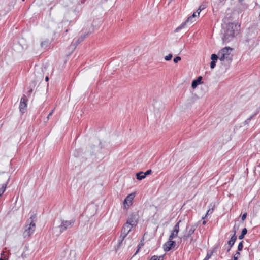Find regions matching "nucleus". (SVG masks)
<instances>
[{"instance_id":"obj_1","label":"nucleus","mask_w":260,"mask_h":260,"mask_svg":"<svg viewBox=\"0 0 260 260\" xmlns=\"http://www.w3.org/2000/svg\"><path fill=\"white\" fill-rule=\"evenodd\" d=\"M239 27V26L234 23L226 24L223 27V42L226 43L231 41L235 37L236 32L238 30Z\"/></svg>"},{"instance_id":"obj_2","label":"nucleus","mask_w":260,"mask_h":260,"mask_svg":"<svg viewBox=\"0 0 260 260\" xmlns=\"http://www.w3.org/2000/svg\"><path fill=\"white\" fill-rule=\"evenodd\" d=\"M232 49L230 47H225L222 49L218 53L219 59L220 61L226 60L228 63L232 59L231 52Z\"/></svg>"},{"instance_id":"obj_3","label":"nucleus","mask_w":260,"mask_h":260,"mask_svg":"<svg viewBox=\"0 0 260 260\" xmlns=\"http://www.w3.org/2000/svg\"><path fill=\"white\" fill-rule=\"evenodd\" d=\"M35 220L36 217L35 216H31L27 220L23 234L25 237L29 236L35 231L36 228Z\"/></svg>"},{"instance_id":"obj_4","label":"nucleus","mask_w":260,"mask_h":260,"mask_svg":"<svg viewBox=\"0 0 260 260\" xmlns=\"http://www.w3.org/2000/svg\"><path fill=\"white\" fill-rule=\"evenodd\" d=\"M9 179V175L5 173H0V197L6 190Z\"/></svg>"},{"instance_id":"obj_5","label":"nucleus","mask_w":260,"mask_h":260,"mask_svg":"<svg viewBox=\"0 0 260 260\" xmlns=\"http://www.w3.org/2000/svg\"><path fill=\"white\" fill-rule=\"evenodd\" d=\"M75 220L73 219L70 220H60L59 221V225L56 228L59 230L60 233H62L66 230L71 228L73 226Z\"/></svg>"},{"instance_id":"obj_6","label":"nucleus","mask_w":260,"mask_h":260,"mask_svg":"<svg viewBox=\"0 0 260 260\" xmlns=\"http://www.w3.org/2000/svg\"><path fill=\"white\" fill-rule=\"evenodd\" d=\"M199 16L198 15V14L196 12H194L191 16L187 18V19L183 24H182L181 26L178 27L176 29L175 31H178V30H180L181 28H182L185 25L192 24L193 22H194L196 20V18H198Z\"/></svg>"},{"instance_id":"obj_7","label":"nucleus","mask_w":260,"mask_h":260,"mask_svg":"<svg viewBox=\"0 0 260 260\" xmlns=\"http://www.w3.org/2000/svg\"><path fill=\"white\" fill-rule=\"evenodd\" d=\"M197 227L196 224H189L187 225L186 228V234L182 237V238L184 240H186L190 237V236L194 233Z\"/></svg>"},{"instance_id":"obj_8","label":"nucleus","mask_w":260,"mask_h":260,"mask_svg":"<svg viewBox=\"0 0 260 260\" xmlns=\"http://www.w3.org/2000/svg\"><path fill=\"white\" fill-rule=\"evenodd\" d=\"M134 227L127 223H125L123 225L122 228L121 234L120 236V238H122V240L124 239V238L128 235V234L130 232L131 230Z\"/></svg>"},{"instance_id":"obj_9","label":"nucleus","mask_w":260,"mask_h":260,"mask_svg":"<svg viewBox=\"0 0 260 260\" xmlns=\"http://www.w3.org/2000/svg\"><path fill=\"white\" fill-rule=\"evenodd\" d=\"M138 215L136 213L132 214L128 218L126 223L135 227L138 222Z\"/></svg>"},{"instance_id":"obj_10","label":"nucleus","mask_w":260,"mask_h":260,"mask_svg":"<svg viewBox=\"0 0 260 260\" xmlns=\"http://www.w3.org/2000/svg\"><path fill=\"white\" fill-rule=\"evenodd\" d=\"M135 193H131L126 197L123 202L124 208L127 209L132 205L133 201L135 198Z\"/></svg>"},{"instance_id":"obj_11","label":"nucleus","mask_w":260,"mask_h":260,"mask_svg":"<svg viewBox=\"0 0 260 260\" xmlns=\"http://www.w3.org/2000/svg\"><path fill=\"white\" fill-rule=\"evenodd\" d=\"M36 81H42L44 78V73L43 69L40 67H37L34 72Z\"/></svg>"},{"instance_id":"obj_12","label":"nucleus","mask_w":260,"mask_h":260,"mask_svg":"<svg viewBox=\"0 0 260 260\" xmlns=\"http://www.w3.org/2000/svg\"><path fill=\"white\" fill-rule=\"evenodd\" d=\"M27 106L26 100L24 96L21 98L19 105V111L22 114L24 113L26 111Z\"/></svg>"},{"instance_id":"obj_13","label":"nucleus","mask_w":260,"mask_h":260,"mask_svg":"<svg viewBox=\"0 0 260 260\" xmlns=\"http://www.w3.org/2000/svg\"><path fill=\"white\" fill-rule=\"evenodd\" d=\"M181 221L179 220L174 226L173 230L172 231L171 235L169 236V240H172L177 236L179 231V223Z\"/></svg>"},{"instance_id":"obj_14","label":"nucleus","mask_w":260,"mask_h":260,"mask_svg":"<svg viewBox=\"0 0 260 260\" xmlns=\"http://www.w3.org/2000/svg\"><path fill=\"white\" fill-rule=\"evenodd\" d=\"M175 244L176 243L175 242L172 241V240H169V241L167 242L164 245V249L165 251H169L175 246Z\"/></svg>"},{"instance_id":"obj_15","label":"nucleus","mask_w":260,"mask_h":260,"mask_svg":"<svg viewBox=\"0 0 260 260\" xmlns=\"http://www.w3.org/2000/svg\"><path fill=\"white\" fill-rule=\"evenodd\" d=\"M247 8V5L244 3H238L237 6V10L239 12H241Z\"/></svg>"},{"instance_id":"obj_16","label":"nucleus","mask_w":260,"mask_h":260,"mask_svg":"<svg viewBox=\"0 0 260 260\" xmlns=\"http://www.w3.org/2000/svg\"><path fill=\"white\" fill-rule=\"evenodd\" d=\"M237 237L236 236V231H234V234L231 237L230 241L228 242L229 245L230 246V248L234 245L235 241L236 240Z\"/></svg>"},{"instance_id":"obj_17","label":"nucleus","mask_w":260,"mask_h":260,"mask_svg":"<svg viewBox=\"0 0 260 260\" xmlns=\"http://www.w3.org/2000/svg\"><path fill=\"white\" fill-rule=\"evenodd\" d=\"M146 177L145 174L144 172H140L136 174V178L139 180H141Z\"/></svg>"},{"instance_id":"obj_18","label":"nucleus","mask_w":260,"mask_h":260,"mask_svg":"<svg viewBox=\"0 0 260 260\" xmlns=\"http://www.w3.org/2000/svg\"><path fill=\"white\" fill-rule=\"evenodd\" d=\"M206 7V5H203V4L201 5L200 6V7H199L198 9L195 12L198 14V15L199 16L201 11L202 10H204Z\"/></svg>"},{"instance_id":"obj_19","label":"nucleus","mask_w":260,"mask_h":260,"mask_svg":"<svg viewBox=\"0 0 260 260\" xmlns=\"http://www.w3.org/2000/svg\"><path fill=\"white\" fill-rule=\"evenodd\" d=\"M247 232V230L246 228H244L242 231L241 234H240V235L239 236V239H243V238L244 237V236L246 234Z\"/></svg>"},{"instance_id":"obj_20","label":"nucleus","mask_w":260,"mask_h":260,"mask_svg":"<svg viewBox=\"0 0 260 260\" xmlns=\"http://www.w3.org/2000/svg\"><path fill=\"white\" fill-rule=\"evenodd\" d=\"M49 45V40H46L44 41H43L41 43V46L43 48H47Z\"/></svg>"},{"instance_id":"obj_21","label":"nucleus","mask_w":260,"mask_h":260,"mask_svg":"<svg viewBox=\"0 0 260 260\" xmlns=\"http://www.w3.org/2000/svg\"><path fill=\"white\" fill-rule=\"evenodd\" d=\"M85 36H84V37H80V38H79L77 41H76V42H75V43L73 44V45L75 46V48L76 47V46L79 44L80 43H81L82 41H83V40H84V39L85 38Z\"/></svg>"},{"instance_id":"obj_22","label":"nucleus","mask_w":260,"mask_h":260,"mask_svg":"<svg viewBox=\"0 0 260 260\" xmlns=\"http://www.w3.org/2000/svg\"><path fill=\"white\" fill-rule=\"evenodd\" d=\"M218 58H219L218 55H217L215 54H213L211 55V59H212V61H214L216 62Z\"/></svg>"},{"instance_id":"obj_23","label":"nucleus","mask_w":260,"mask_h":260,"mask_svg":"<svg viewBox=\"0 0 260 260\" xmlns=\"http://www.w3.org/2000/svg\"><path fill=\"white\" fill-rule=\"evenodd\" d=\"M212 254H213V252H212V251L208 252L204 260L209 259L212 256Z\"/></svg>"},{"instance_id":"obj_24","label":"nucleus","mask_w":260,"mask_h":260,"mask_svg":"<svg viewBox=\"0 0 260 260\" xmlns=\"http://www.w3.org/2000/svg\"><path fill=\"white\" fill-rule=\"evenodd\" d=\"M203 82H192V88L194 89L197 86L200 85Z\"/></svg>"},{"instance_id":"obj_25","label":"nucleus","mask_w":260,"mask_h":260,"mask_svg":"<svg viewBox=\"0 0 260 260\" xmlns=\"http://www.w3.org/2000/svg\"><path fill=\"white\" fill-rule=\"evenodd\" d=\"M213 210H214V208H213V207H212V208H211V209H209L207 211V213H206V215H205V217H207V216H208V215L212 214V213H213Z\"/></svg>"},{"instance_id":"obj_26","label":"nucleus","mask_w":260,"mask_h":260,"mask_svg":"<svg viewBox=\"0 0 260 260\" xmlns=\"http://www.w3.org/2000/svg\"><path fill=\"white\" fill-rule=\"evenodd\" d=\"M172 54H169L165 57V59L166 61H169V60H171L172 59Z\"/></svg>"},{"instance_id":"obj_27","label":"nucleus","mask_w":260,"mask_h":260,"mask_svg":"<svg viewBox=\"0 0 260 260\" xmlns=\"http://www.w3.org/2000/svg\"><path fill=\"white\" fill-rule=\"evenodd\" d=\"M181 58L179 56H176V57H175L173 59V61L175 63H177L178 62V61H179L180 60H181Z\"/></svg>"},{"instance_id":"obj_28","label":"nucleus","mask_w":260,"mask_h":260,"mask_svg":"<svg viewBox=\"0 0 260 260\" xmlns=\"http://www.w3.org/2000/svg\"><path fill=\"white\" fill-rule=\"evenodd\" d=\"M242 248H243V244H242V242H241L239 244V245H238V250L239 251H241V250H242Z\"/></svg>"},{"instance_id":"obj_29","label":"nucleus","mask_w":260,"mask_h":260,"mask_svg":"<svg viewBox=\"0 0 260 260\" xmlns=\"http://www.w3.org/2000/svg\"><path fill=\"white\" fill-rule=\"evenodd\" d=\"M215 63H216V62L214 61H212L210 63V67L211 69H213L214 68V67H215Z\"/></svg>"},{"instance_id":"obj_30","label":"nucleus","mask_w":260,"mask_h":260,"mask_svg":"<svg viewBox=\"0 0 260 260\" xmlns=\"http://www.w3.org/2000/svg\"><path fill=\"white\" fill-rule=\"evenodd\" d=\"M202 80V77L199 76L197 79H194L192 80V81H201Z\"/></svg>"},{"instance_id":"obj_31","label":"nucleus","mask_w":260,"mask_h":260,"mask_svg":"<svg viewBox=\"0 0 260 260\" xmlns=\"http://www.w3.org/2000/svg\"><path fill=\"white\" fill-rule=\"evenodd\" d=\"M152 171L151 170H148L146 172L144 173V174H145V176H146L147 175H149L150 174H151Z\"/></svg>"},{"instance_id":"obj_32","label":"nucleus","mask_w":260,"mask_h":260,"mask_svg":"<svg viewBox=\"0 0 260 260\" xmlns=\"http://www.w3.org/2000/svg\"><path fill=\"white\" fill-rule=\"evenodd\" d=\"M246 216H247V213H246L243 214V215L242 216V220L243 221L245 220V219L246 218Z\"/></svg>"},{"instance_id":"obj_33","label":"nucleus","mask_w":260,"mask_h":260,"mask_svg":"<svg viewBox=\"0 0 260 260\" xmlns=\"http://www.w3.org/2000/svg\"><path fill=\"white\" fill-rule=\"evenodd\" d=\"M53 112H54V110H52L50 113L49 114H48V116H47V119H49V117L50 116H51L52 114L53 113Z\"/></svg>"},{"instance_id":"obj_34","label":"nucleus","mask_w":260,"mask_h":260,"mask_svg":"<svg viewBox=\"0 0 260 260\" xmlns=\"http://www.w3.org/2000/svg\"><path fill=\"white\" fill-rule=\"evenodd\" d=\"M157 256H153L150 260H157Z\"/></svg>"},{"instance_id":"obj_35","label":"nucleus","mask_w":260,"mask_h":260,"mask_svg":"<svg viewBox=\"0 0 260 260\" xmlns=\"http://www.w3.org/2000/svg\"><path fill=\"white\" fill-rule=\"evenodd\" d=\"M45 79V81H48V80H49L48 76H46Z\"/></svg>"},{"instance_id":"obj_36","label":"nucleus","mask_w":260,"mask_h":260,"mask_svg":"<svg viewBox=\"0 0 260 260\" xmlns=\"http://www.w3.org/2000/svg\"><path fill=\"white\" fill-rule=\"evenodd\" d=\"M157 260H163V257L161 256H159V257H157Z\"/></svg>"},{"instance_id":"obj_37","label":"nucleus","mask_w":260,"mask_h":260,"mask_svg":"<svg viewBox=\"0 0 260 260\" xmlns=\"http://www.w3.org/2000/svg\"><path fill=\"white\" fill-rule=\"evenodd\" d=\"M243 1V0H239V3H243L244 2Z\"/></svg>"},{"instance_id":"obj_38","label":"nucleus","mask_w":260,"mask_h":260,"mask_svg":"<svg viewBox=\"0 0 260 260\" xmlns=\"http://www.w3.org/2000/svg\"><path fill=\"white\" fill-rule=\"evenodd\" d=\"M203 224H206V221H203Z\"/></svg>"},{"instance_id":"obj_39","label":"nucleus","mask_w":260,"mask_h":260,"mask_svg":"<svg viewBox=\"0 0 260 260\" xmlns=\"http://www.w3.org/2000/svg\"><path fill=\"white\" fill-rule=\"evenodd\" d=\"M0 260H4V259H3V258H0Z\"/></svg>"}]
</instances>
